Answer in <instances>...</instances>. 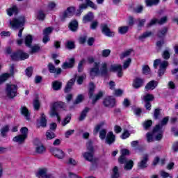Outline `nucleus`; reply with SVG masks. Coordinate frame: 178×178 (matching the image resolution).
Returning <instances> with one entry per match:
<instances>
[{"label": "nucleus", "mask_w": 178, "mask_h": 178, "mask_svg": "<svg viewBox=\"0 0 178 178\" xmlns=\"http://www.w3.org/2000/svg\"><path fill=\"white\" fill-rule=\"evenodd\" d=\"M147 143H152L154 138L156 141H161L163 138V130H162V127L159 125H156L153 129L152 134L148 132L146 134Z\"/></svg>", "instance_id": "f257e3e1"}, {"label": "nucleus", "mask_w": 178, "mask_h": 178, "mask_svg": "<svg viewBox=\"0 0 178 178\" xmlns=\"http://www.w3.org/2000/svg\"><path fill=\"white\" fill-rule=\"evenodd\" d=\"M66 108V104L62 102H57L51 104L49 111V115L51 118L56 116L58 122H60V117L58 113V111L60 109H65Z\"/></svg>", "instance_id": "f03ea898"}, {"label": "nucleus", "mask_w": 178, "mask_h": 178, "mask_svg": "<svg viewBox=\"0 0 178 178\" xmlns=\"http://www.w3.org/2000/svg\"><path fill=\"white\" fill-rule=\"evenodd\" d=\"M20 133L21 134L14 137L13 140L15 143H18V144H23L29 136V129L27 127H22L20 129Z\"/></svg>", "instance_id": "7ed1b4c3"}, {"label": "nucleus", "mask_w": 178, "mask_h": 178, "mask_svg": "<svg viewBox=\"0 0 178 178\" xmlns=\"http://www.w3.org/2000/svg\"><path fill=\"white\" fill-rule=\"evenodd\" d=\"M17 85L7 83L6 86V94L8 98L13 99L17 96Z\"/></svg>", "instance_id": "20e7f679"}, {"label": "nucleus", "mask_w": 178, "mask_h": 178, "mask_svg": "<svg viewBox=\"0 0 178 178\" xmlns=\"http://www.w3.org/2000/svg\"><path fill=\"white\" fill-rule=\"evenodd\" d=\"M24 23H26V19L23 16L13 18V20L10 22V26L14 30H17V29L23 27Z\"/></svg>", "instance_id": "39448f33"}, {"label": "nucleus", "mask_w": 178, "mask_h": 178, "mask_svg": "<svg viewBox=\"0 0 178 178\" xmlns=\"http://www.w3.org/2000/svg\"><path fill=\"white\" fill-rule=\"evenodd\" d=\"M74 10L75 9L74 7L67 8V9L60 15L61 22H65L67 17H71V16H73V15H74Z\"/></svg>", "instance_id": "423d86ee"}, {"label": "nucleus", "mask_w": 178, "mask_h": 178, "mask_svg": "<svg viewBox=\"0 0 178 178\" xmlns=\"http://www.w3.org/2000/svg\"><path fill=\"white\" fill-rule=\"evenodd\" d=\"M99 74V63L95 62L93 64V67L90 69V75L91 79H94Z\"/></svg>", "instance_id": "0eeeda50"}, {"label": "nucleus", "mask_w": 178, "mask_h": 178, "mask_svg": "<svg viewBox=\"0 0 178 178\" xmlns=\"http://www.w3.org/2000/svg\"><path fill=\"white\" fill-rule=\"evenodd\" d=\"M86 3H82L79 6V11L81 13L84 9H87L88 6L92 8V9L96 10L97 8V5H95L91 0H85Z\"/></svg>", "instance_id": "6e6552de"}, {"label": "nucleus", "mask_w": 178, "mask_h": 178, "mask_svg": "<svg viewBox=\"0 0 178 178\" xmlns=\"http://www.w3.org/2000/svg\"><path fill=\"white\" fill-rule=\"evenodd\" d=\"M110 72H116L118 77H122V76H123V67H122V65L115 64L111 65Z\"/></svg>", "instance_id": "1a4fd4ad"}, {"label": "nucleus", "mask_w": 178, "mask_h": 178, "mask_svg": "<svg viewBox=\"0 0 178 178\" xmlns=\"http://www.w3.org/2000/svg\"><path fill=\"white\" fill-rule=\"evenodd\" d=\"M36 177L38 178H51L52 175L48 174V170L47 168H40L36 172Z\"/></svg>", "instance_id": "9d476101"}, {"label": "nucleus", "mask_w": 178, "mask_h": 178, "mask_svg": "<svg viewBox=\"0 0 178 178\" xmlns=\"http://www.w3.org/2000/svg\"><path fill=\"white\" fill-rule=\"evenodd\" d=\"M49 73H53L54 76H59L62 74V68L60 67H55V65L52 64V63H49L47 65Z\"/></svg>", "instance_id": "9b49d317"}, {"label": "nucleus", "mask_w": 178, "mask_h": 178, "mask_svg": "<svg viewBox=\"0 0 178 178\" xmlns=\"http://www.w3.org/2000/svg\"><path fill=\"white\" fill-rule=\"evenodd\" d=\"M159 65V67L161 69L166 70V67L169 66V63L166 60L161 61V59H156L154 61V69H158V65Z\"/></svg>", "instance_id": "f8f14e48"}, {"label": "nucleus", "mask_w": 178, "mask_h": 178, "mask_svg": "<svg viewBox=\"0 0 178 178\" xmlns=\"http://www.w3.org/2000/svg\"><path fill=\"white\" fill-rule=\"evenodd\" d=\"M51 152L55 158H58V159H63V158H65V152L60 149L54 148L52 149Z\"/></svg>", "instance_id": "ddd939ff"}, {"label": "nucleus", "mask_w": 178, "mask_h": 178, "mask_svg": "<svg viewBox=\"0 0 178 178\" xmlns=\"http://www.w3.org/2000/svg\"><path fill=\"white\" fill-rule=\"evenodd\" d=\"M101 27L102 33L103 34H105L106 37H113V35H115V33L111 31V29H109V26H108V24H102Z\"/></svg>", "instance_id": "4468645a"}, {"label": "nucleus", "mask_w": 178, "mask_h": 178, "mask_svg": "<svg viewBox=\"0 0 178 178\" xmlns=\"http://www.w3.org/2000/svg\"><path fill=\"white\" fill-rule=\"evenodd\" d=\"M103 104L107 108H113L115 106V100L113 97H107L104 99Z\"/></svg>", "instance_id": "2eb2a0df"}, {"label": "nucleus", "mask_w": 178, "mask_h": 178, "mask_svg": "<svg viewBox=\"0 0 178 178\" xmlns=\"http://www.w3.org/2000/svg\"><path fill=\"white\" fill-rule=\"evenodd\" d=\"M148 154H144L140 160V161L138 163V166L140 169H145V168L148 167Z\"/></svg>", "instance_id": "dca6fc26"}, {"label": "nucleus", "mask_w": 178, "mask_h": 178, "mask_svg": "<svg viewBox=\"0 0 178 178\" xmlns=\"http://www.w3.org/2000/svg\"><path fill=\"white\" fill-rule=\"evenodd\" d=\"M116 140V136L113 134V132L109 131L106 136V144L108 145H112Z\"/></svg>", "instance_id": "f3484780"}, {"label": "nucleus", "mask_w": 178, "mask_h": 178, "mask_svg": "<svg viewBox=\"0 0 178 178\" xmlns=\"http://www.w3.org/2000/svg\"><path fill=\"white\" fill-rule=\"evenodd\" d=\"M145 80L144 79H141L140 77H136L132 83V86L134 88H140V87H143L144 86Z\"/></svg>", "instance_id": "a211bd4d"}, {"label": "nucleus", "mask_w": 178, "mask_h": 178, "mask_svg": "<svg viewBox=\"0 0 178 178\" xmlns=\"http://www.w3.org/2000/svg\"><path fill=\"white\" fill-rule=\"evenodd\" d=\"M19 111H20L21 115H22V116H24V118L27 120H30V116L31 114L30 113L29 108H27V107H26V106H21V107L19 108Z\"/></svg>", "instance_id": "6ab92c4d"}, {"label": "nucleus", "mask_w": 178, "mask_h": 178, "mask_svg": "<svg viewBox=\"0 0 178 178\" xmlns=\"http://www.w3.org/2000/svg\"><path fill=\"white\" fill-rule=\"evenodd\" d=\"M121 152H122V155L119 158L118 161L120 163H126V162H127V159L126 158V155H129L130 154V152L127 149H123Z\"/></svg>", "instance_id": "aec40b11"}, {"label": "nucleus", "mask_w": 178, "mask_h": 178, "mask_svg": "<svg viewBox=\"0 0 178 178\" xmlns=\"http://www.w3.org/2000/svg\"><path fill=\"white\" fill-rule=\"evenodd\" d=\"M82 156L85 161L92 162L94 161V152H85L82 154Z\"/></svg>", "instance_id": "412c9836"}, {"label": "nucleus", "mask_w": 178, "mask_h": 178, "mask_svg": "<svg viewBox=\"0 0 178 178\" xmlns=\"http://www.w3.org/2000/svg\"><path fill=\"white\" fill-rule=\"evenodd\" d=\"M74 62H75L74 58H70L69 62H65L64 63H63L61 67L65 70L66 69H72V67L74 66Z\"/></svg>", "instance_id": "4be33fe9"}, {"label": "nucleus", "mask_w": 178, "mask_h": 178, "mask_svg": "<svg viewBox=\"0 0 178 178\" xmlns=\"http://www.w3.org/2000/svg\"><path fill=\"white\" fill-rule=\"evenodd\" d=\"M75 81L76 79L74 78H72L70 81H68L64 90L65 92H70L73 86L74 85Z\"/></svg>", "instance_id": "5701e85b"}, {"label": "nucleus", "mask_w": 178, "mask_h": 178, "mask_svg": "<svg viewBox=\"0 0 178 178\" xmlns=\"http://www.w3.org/2000/svg\"><path fill=\"white\" fill-rule=\"evenodd\" d=\"M158 86V82L155 81H151L147 83L145 89L146 91H149V90H155V88Z\"/></svg>", "instance_id": "b1692460"}, {"label": "nucleus", "mask_w": 178, "mask_h": 178, "mask_svg": "<svg viewBox=\"0 0 178 178\" xmlns=\"http://www.w3.org/2000/svg\"><path fill=\"white\" fill-rule=\"evenodd\" d=\"M69 29L71 31H77V29H79V22L76 20L72 21L69 24Z\"/></svg>", "instance_id": "393cba45"}, {"label": "nucleus", "mask_w": 178, "mask_h": 178, "mask_svg": "<svg viewBox=\"0 0 178 178\" xmlns=\"http://www.w3.org/2000/svg\"><path fill=\"white\" fill-rule=\"evenodd\" d=\"M99 73L102 76H107L108 74V65L106 63L102 64V67L100 68Z\"/></svg>", "instance_id": "a878e982"}, {"label": "nucleus", "mask_w": 178, "mask_h": 178, "mask_svg": "<svg viewBox=\"0 0 178 178\" xmlns=\"http://www.w3.org/2000/svg\"><path fill=\"white\" fill-rule=\"evenodd\" d=\"M104 124H105V122H102L97 124L95 127L94 130H93L94 136H97V134H98V132L99 131V130H101V129H102V127H104Z\"/></svg>", "instance_id": "bb28decb"}, {"label": "nucleus", "mask_w": 178, "mask_h": 178, "mask_svg": "<svg viewBox=\"0 0 178 178\" xmlns=\"http://www.w3.org/2000/svg\"><path fill=\"white\" fill-rule=\"evenodd\" d=\"M94 19V15L92 13H89L86 15H85L83 18V23H88V22H91Z\"/></svg>", "instance_id": "cd10ccee"}, {"label": "nucleus", "mask_w": 178, "mask_h": 178, "mask_svg": "<svg viewBox=\"0 0 178 178\" xmlns=\"http://www.w3.org/2000/svg\"><path fill=\"white\" fill-rule=\"evenodd\" d=\"M52 88L54 91H58L62 88V82L59 81H55L52 83Z\"/></svg>", "instance_id": "c85d7f7f"}, {"label": "nucleus", "mask_w": 178, "mask_h": 178, "mask_svg": "<svg viewBox=\"0 0 178 178\" xmlns=\"http://www.w3.org/2000/svg\"><path fill=\"white\" fill-rule=\"evenodd\" d=\"M33 43V36L28 35L25 37V45L28 48H31V44Z\"/></svg>", "instance_id": "c756f323"}, {"label": "nucleus", "mask_w": 178, "mask_h": 178, "mask_svg": "<svg viewBox=\"0 0 178 178\" xmlns=\"http://www.w3.org/2000/svg\"><path fill=\"white\" fill-rule=\"evenodd\" d=\"M7 13L8 16H13V15H17V7L13 6L12 8L7 10Z\"/></svg>", "instance_id": "7c9ffc66"}, {"label": "nucleus", "mask_w": 178, "mask_h": 178, "mask_svg": "<svg viewBox=\"0 0 178 178\" xmlns=\"http://www.w3.org/2000/svg\"><path fill=\"white\" fill-rule=\"evenodd\" d=\"M120 176L119 168H118V166H115L112 170L111 178H119Z\"/></svg>", "instance_id": "2f4dec72"}, {"label": "nucleus", "mask_w": 178, "mask_h": 178, "mask_svg": "<svg viewBox=\"0 0 178 178\" xmlns=\"http://www.w3.org/2000/svg\"><path fill=\"white\" fill-rule=\"evenodd\" d=\"M167 33H168V28L164 27L158 31L157 36L159 37V38H163V37L166 35Z\"/></svg>", "instance_id": "473e14b6"}, {"label": "nucleus", "mask_w": 178, "mask_h": 178, "mask_svg": "<svg viewBox=\"0 0 178 178\" xmlns=\"http://www.w3.org/2000/svg\"><path fill=\"white\" fill-rule=\"evenodd\" d=\"M45 151V147H44L42 144L38 145L35 147V152H37V154H44Z\"/></svg>", "instance_id": "72a5a7b5"}, {"label": "nucleus", "mask_w": 178, "mask_h": 178, "mask_svg": "<svg viewBox=\"0 0 178 178\" xmlns=\"http://www.w3.org/2000/svg\"><path fill=\"white\" fill-rule=\"evenodd\" d=\"M147 6H154L159 3V0H145Z\"/></svg>", "instance_id": "f704fd0d"}, {"label": "nucleus", "mask_w": 178, "mask_h": 178, "mask_svg": "<svg viewBox=\"0 0 178 178\" xmlns=\"http://www.w3.org/2000/svg\"><path fill=\"white\" fill-rule=\"evenodd\" d=\"M40 126L42 127H47V116L42 113L40 118Z\"/></svg>", "instance_id": "c9c22d12"}, {"label": "nucleus", "mask_w": 178, "mask_h": 178, "mask_svg": "<svg viewBox=\"0 0 178 178\" xmlns=\"http://www.w3.org/2000/svg\"><path fill=\"white\" fill-rule=\"evenodd\" d=\"M10 77V74L5 73L0 76V84L5 83Z\"/></svg>", "instance_id": "e433bc0d"}, {"label": "nucleus", "mask_w": 178, "mask_h": 178, "mask_svg": "<svg viewBox=\"0 0 178 178\" xmlns=\"http://www.w3.org/2000/svg\"><path fill=\"white\" fill-rule=\"evenodd\" d=\"M89 111H90V108H88V107H86L85 109L81 112V115L79 117L80 122L86 119V116H87V113H88Z\"/></svg>", "instance_id": "4c0bfd02"}, {"label": "nucleus", "mask_w": 178, "mask_h": 178, "mask_svg": "<svg viewBox=\"0 0 178 178\" xmlns=\"http://www.w3.org/2000/svg\"><path fill=\"white\" fill-rule=\"evenodd\" d=\"M10 57L13 60H20V50L11 54Z\"/></svg>", "instance_id": "58836bf2"}, {"label": "nucleus", "mask_w": 178, "mask_h": 178, "mask_svg": "<svg viewBox=\"0 0 178 178\" xmlns=\"http://www.w3.org/2000/svg\"><path fill=\"white\" fill-rule=\"evenodd\" d=\"M95 90V85L94 84V83H90L89 86V98H92Z\"/></svg>", "instance_id": "ea45409f"}, {"label": "nucleus", "mask_w": 178, "mask_h": 178, "mask_svg": "<svg viewBox=\"0 0 178 178\" xmlns=\"http://www.w3.org/2000/svg\"><path fill=\"white\" fill-rule=\"evenodd\" d=\"M37 19L38 20H40L41 22H44L45 20V13L42 10H39L37 13Z\"/></svg>", "instance_id": "a19ab883"}, {"label": "nucleus", "mask_w": 178, "mask_h": 178, "mask_svg": "<svg viewBox=\"0 0 178 178\" xmlns=\"http://www.w3.org/2000/svg\"><path fill=\"white\" fill-rule=\"evenodd\" d=\"M151 35H152V31L145 32L141 35L139 36V40L143 41V40H145V38H148V37H151Z\"/></svg>", "instance_id": "79ce46f5"}, {"label": "nucleus", "mask_w": 178, "mask_h": 178, "mask_svg": "<svg viewBox=\"0 0 178 178\" xmlns=\"http://www.w3.org/2000/svg\"><path fill=\"white\" fill-rule=\"evenodd\" d=\"M103 95H104V93L102 92V91H99L98 94L95 95V98L92 99V104H93L94 105L95 102H97V101L102 98Z\"/></svg>", "instance_id": "37998d69"}, {"label": "nucleus", "mask_w": 178, "mask_h": 178, "mask_svg": "<svg viewBox=\"0 0 178 178\" xmlns=\"http://www.w3.org/2000/svg\"><path fill=\"white\" fill-rule=\"evenodd\" d=\"M126 165L124 166V169H126V170H130L133 168V165H134V163L133 162V161L130 160L129 161L125 162Z\"/></svg>", "instance_id": "c03bdc74"}, {"label": "nucleus", "mask_w": 178, "mask_h": 178, "mask_svg": "<svg viewBox=\"0 0 178 178\" xmlns=\"http://www.w3.org/2000/svg\"><path fill=\"white\" fill-rule=\"evenodd\" d=\"M8 131H9V126L8 125H5L3 128H1V135L2 136V137H6Z\"/></svg>", "instance_id": "a18cd8bd"}, {"label": "nucleus", "mask_w": 178, "mask_h": 178, "mask_svg": "<svg viewBox=\"0 0 178 178\" xmlns=\"http://www.w3.org/2000/svg\"><path fill=\"white\" fill-rule=\"evenodd\" d=\"M154 95L151 94H147L143 97L145 102H151V101H154Z\"/></svg>", "instance_id": "49530a36"}, {"label": "nucleus", "mask_w": 178, "mask_h": 178, "mask_svg": "<svg viewBox=\"0 0 178 178\" xmlns=\"http://www.w3.org/2000/svg\"><path fill=\"white\" fill-rule=\"evenodd\" d=\"M47 140H52L55 138V134L52 132L51 130H49L46 132Z\"/></svg>", "instance_id": "de8ad7c7"}, {"label": "nucleus", "mask_w": 178, "mask_h": 178, "mask_svg": "<svg viewBox=\"0 0 178 178\" xmlns=\"http://www.w3.org/2000/svg\"><path fill=\"white\" fill-rule=\"evenodd\" d=\"M162 58L165 59V60H168L170 58V52L169 51V49L164 50L162 54Z\"/></svg>", "instance_id": "09e8293b"}, {"label": "nucleus", "mask_w": 178, "mask_h": 178, "mask_svg": "<svg viewBox=\"0 0 178 178\" xmlns=\"http://www.w3.org/2000/svg\"><path fill=\"white\" fill-rule=\"evenodd\" d=\"M129 31V26H120L118 28L120 34H126Z\"/></svg>", "instance_id": "8fccbe9b"}, {"label": "nucleus", "mask_w": 178, "mask_h": 178, "mask_svg": "<svg viewBox=\"0 0 178 178\" xmlns=\"http://www.w3.org/2000/svg\"><path fill=\"white\" fill-rule=\"evenodd\" d=\"M29 56H30L28 54L23 52L19 50V58L20 60H24V59H29Z\"/></svg>", "instance_id": "3c124183"}, {"label": "nucleus", "mask_w": 178, "mask_h": 178, "mask_svg": "<svg viewBox=\"0 0 178 178\" xmlns=\"http://www.w3.org/2000/svg\"><path fill=\"white\" fill-rule=\"evenodd\" d=\"M83 99H84V96L83 95H79L76 100L74 102V104L78 105V104L83 102Z\"/></svg>", "instance_id": "603ef678"}, {"label": "nucleus", "mask_w": 178, "mask_h": 178, "mask_svg": "<svg viewBox=\"0 0 178 178\" xmlns=\"http://www.w3.org/2000/svg\"><path fill=\"white\" fill-rule=\"evenodd\" d=\"M88 152H94V147L92 146V141L89 140L86 144Z\"/></svg>", "instance_id": "864d4df0"}, {"label": "nucleus", "mask_w": 178, "mask_h": 178, "mask_svg": "<svg viewBox=\"0 0 178 178\" xmlns=\"http://www.w3.org/2000/svg\"><path fill=\"white\" fill-rule=\"evenodd\" d=\"M31 54H35L36 52H38L41 49L38 44L32 46L31 47Z\"/></svg>", "instance_id": "5fc2aeb1"}, {"label": "nucleus", "mask_w": 178, "mask_h": 178, "mask_svg": "<svg viewBox=\"0 0 178 178\" xmlns=\"http://www.w3.org/2000/svg\"><path fill=\"white\" fill-rule=\"evenodd\" d=\"M151 126H152V121L151 120H149L145 122L143 124L145 130H148V129H149V127H151Z\"/></svg>", "instance_id": "6e6d98bb"}, {"label": "nucleus", "mask_w": 178, "mask_h": 178, "mask_svg": "<svg viewBox=\"0 0 178 178\" xmlns=\"http://www.w3.org/2000/svg\"><path fill=\"white\" fill-rule=\"evenodd\" d=\"M106 138V129H104L99 131V138L105 140Z\"/></svg>", "instance_id": "4d7b16f0"}, {"label": "nucleus", "mask_w": 178, "mask_h": 178, "mask_svg": "<svg viewBox=\"0 0 178 178\" xmlns=\"http://www.w3.org/2000/svg\"><path fill=\"white\" fill-rule=\"evenodd\" d=\"M111 55V49H104L102 51V56L103 58H108Z\"/></svg>", "instance_id": "13d9d810"}, {"label": "nucleus", "mask_w": 178, "mask_h": 178, "mask_svg": "<svg viewBox=\"0 0 178 178\" xmlns=\"http://www.w3.org/2000/svg\"><path fill=\"white\" fill-rule=\"evenodd\" d=\"M71 119H72L71 115H67L66 118L64 119V120L62 122L63 126H66V124H67V123L70 122Z\"/></svg>", "instance_id": "bf43d9fd"}, {"label": "nucleus", "mask_w": 178, "mask_h": 178, "mask_svg": "<svg viewBox=\"0 0 178 178\" xmlns=\"http://www.w3.org/2000/svg\"><path fill=\"white\" fill-rule=\"evenodd\" d=\"M163 44H165V40L163 39L161 40H159L156 42V45L159 49V51H161V49H162V46L163 45Z\"/></svg>", "instance_id": "052dcab7"}, {"label": "nucleus", "mask_w": 178, "mask_h": 178, "mask_svg": "<svg viewBox=\"0 0 178 178\" xmlns=\"http://www.w3.org/2000/svg\"><path fill=\"white\" fill-rule=\"evenodd\" d=\"M47 8H48L49 10H54V9H55V8H56V3L54 1H50V2H49Z\"/></svg>", "instance_id": "680f3d73"}, {"label": "nucleus", "mask_w": 178, "mask_h": 178, "mask_svg": "<svg viewBox=\"0 0 178 178\" xmlns=\"http://www.w3.org/2000/svg\"><path fill=\"white\" fill-rule=\"evenodd\" d=\"M33 108L35 111H38V109H40V100H38V99H35L34 100Z\"/></svg>", "instance_id": "e2e57ef3"}, {"label": "nucleus", "mask_w": 178, "mask_h": 178, "mask_svg": "<svg viewBox=\"0 0 178 178\" xmlns=\"http://www.w3.org/2000/svg\"><path fill=\"white\" fill-rule=\"evenodd\" d=\"M66 48H67V49H74V42L68 41L66 44Z\"/></svg>", "instance_id": "0e129e2a"}, {"label": "nucleus", "mask_w": 178, "mask_h": 178, "mask_svg": "<svg viewBox=\"0 0 178 178\" xmlns=\"http://www.w3.org/2000/svg\"><path fill=\"white\" fill-rule=\"evenodd\" d=\"M151 70L148 65H145L143 67V74H149Z\"/></svg>", "instance_id": "69168bd1"}, {"label": "nucleus", "mask_w": 178, "mask_h": 178, "mask_svg": "<svg viewBox=\"0 0 178 178\" xmlns=\"http://www.w3.org/2000/svg\"><path fill=\"white\" fill-rule=\"evenodd\" d=\"M145 22H147V20L145 19H136V23H138V27H143V26H144Z\"/></svg>", "instance_id": "338daca9"}, {"label": "nucleus", "mask_w": 178, "mask_h": 178, "mask_svg": "<svg viewBox=\"0 0 178 178\" xmlns=\"http://www.w3.org/2000/svg\"><path fill=\"white\" fill-rule=\"evenodd\" d=\"M51 33H52V28L51 27L46 28L43 31L44 35H47V36L49 35Z\"/></svg>", "instance_id": "774afa93"}]
</instances>
